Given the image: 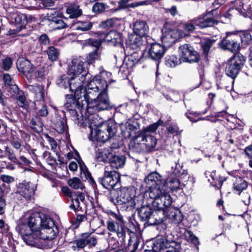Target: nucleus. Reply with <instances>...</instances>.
Segmentation results:
<instances>
[{"label":"nucleus","mask_w":252,"mask_h":252,"mask_svg":"<svg viewBox=\"0 0 252 252\" xmlns=\"http://www.w3.org/2000/svg\"><path fill=\"white\" fill-rule=\"evenodd\" d=\"M16 229L27 245L38 248H42L46 240L54 239L59 232L54 221L39 212L31 214L26 221H21Z\"/></svg>","instance_id":"nucleus-1"},{"label":"nucleus","mask_w":252,"mask_h":252,"mask_svg":"<svg viewBox=\"0 0 252 252\" xmlns=\"http://www.w3.org/2000/svg\"><path fill=\"white\" fill-rule=\"evenodd\" d=\"M108 85L104 79L95 77L88 83V88L84 93V104H86L85 115H90L89 120L94 118V115L97 111L107 110L111 107L107 93Z\"/></svg>","instance_id":"nucleus-2"},{"label":"nucleus","mask_w":252,"mask_h":252,"mask_svg":"<svg viewBox=\"0 0 252 252\" xmlns=\"http://www.w3.org/2000/svg\"><path fill=\"white\" fill-rule=\"evenodd\" d=\"M91 130V137L93 140L105 142L114 136L117 130L115 125H110L107 123L97 126L93 128L92 124L90 126Z\"/></svg>","instance_id":"nucleus-3"},{"label":"nucleus","mask_w":252,"mask_h":252,"mask_svg":"<svg viewBox=\"0 0 252 252\" xmlns=\"http://www.w3.org/2000/svg\"><path fill=\"white\" fill-rule=\"evenodd\" d=\"M245 62V57L240 53L235 54L227 62L225 67L226 74L232 79H234Z\"/></svg>","instance_id":"nucleus-4"},{"label":"nucleus","mask_w":252,"mask_h":252,"mask_svg":"<svg viewBox=\"0 0 252 252\" xmlns=\"http://www.w3.org/2000/svg\"><path fill=\"white\" fill-rule=\"evenodd\" d=\"M120 176L116 171L110 170V167L106 166L104 177L99 182L106 189H120L121 185L119 183Z\"/></svg>","instance_id":"nucleus-5"},{"label":"nucleus","mask_w":252,"mask_h":252,"mask_svg":"<svg viewBox=\"0 0 252 252\" xmlns=\"http://www.w3.org/2000/svg\"><path fill=\"white\" fill-rule=\"evenodd\" d=\"M179 54L184 62L196 63L200 60V56L189 44H185L179 47Z\"/></svg>","instance_id":"nucleus-6"},{"label":"nucleus","mask_w":252,"mask_h":252,"mask_svg":"<svg viewBox=\"0 0 252 252\" xmlns=\"http://www.w3.org/2000/svg\"><path fill=\"white\" fill-rule=\"evenodd\" d=\"M147 193H148L149 197L154 199V204H159L162 206V199H164L163 205L165 206L171 205L172 200L171 195L165 190H147Z\"/></svg>","instance_id":"nucleus-7"},{"label":"nucleus","mask_w":252,"mask_h":252,"mask_svg":"<svg viewBox=\"0 0 252 252\" xmlns=\"http://www.w3.org/2000/svg\"><path fill=\"white\" fill-rule=\"evenodd\" d=\"M64 106L69 111L75 108L79 109L81 113L85 114L86 104H84L83 95L73 96L72 94L65 95Z\"/></svg>","instance_id":"nucleus-8"},{"label":"nucleus","mask_w":252,"mask_h":252,"mask_svg":"<svg viewBox=\"0 0 252 252\" xmlns=\"http://www.w3.org/2000/svg\"><path fill=\"white\" fill-rule=\"evenodd\" d=\"M163 178L157 172H152L144 179L142 185L143 189H160L163 188Z\"/></svg>","instance_id":"nucleus-9"},{"label":"nucleus","mask_w":252,"mask_h":252,"mask_svg":"<svg viewBox=\"0 0 252 252\" xmlns=\"http://www.w3.org/2000/svg\"><path fill=\"white\" fill-rule=\"evenodd\" d=\"M135 192L136 190H110V193L113 196L111 198L112 201L117 200L122 203H126L132 200L135 202Z\"/></svg>","instance_id":"nucleus-10"},{"label":"nucleus","mask_w":252,"mask_h":252,"mask_svg":"<svg viewBox=\"0 0 252 252\" xmlns=\"http://www.w3.org/2000/svg\"><path fill=\"white\" fill-rule=\"evenodd\" d=\"M189 35V33L179 30L165 28L162 36V42L167 46H170L178 39Z\"/></svg>","instance_id":"nucleus-11"},{"label":"nucleus","mask_w":252,"mask_h":252,"mask_svg":"<svg viewBox=\"0 0 252 252\" xmlns=\"http://www.w3.org/2000/svg\"><path fill=\"white\" fill-rule=\"evenodd\" d=\"M86 77L85 74H82L81 76H71V81L69 85V90L74 92V95L76 96L84 95V93L86 91L88 88L87 86L85 90L83 89V84L85 81Z\"/></svg>","instance_id":"nucleus-12"},{"label":"nucleus","mask_w":252,"mask_h":252,"mask_svg":"<svg viewBox=\"0 0 252 252\" xmlns=\"http://www.w3.org/2000/svg\"><path fill=\"white\" fill-rule=\"evenodd\" d=\"M69 71L73 76H81L82 74H85L87 77L89 75L86 70L85 62L80 57L72 59L69 65Z\"/></svg>","instance_id":"nucleus-13"},{"label":"nucleus","mask_w":252,"mask_h":252,"mask_svg":"<svg viewBox=\"0 0 252 252\" xmlns=\"http://www.w3.org/2000/svg\"><path fill=\"white\" fill-rule=\"evenodd\" d=\"M220 47L225 50L234 53L240 48V43L238 38L234 36L227 35L219 43Z\"/></svg>","instance_id":"nucleus-14"},{"label":"nucleus","mask_w":252,"mask_h":252,"mask_svg":"<svg viewBox=\"0 0 252 252\" xmlns=\"http://www.w3.org/2000/svg\"><path fill=\"white\" fill-rule=\"evenodd\" d=\"M165 52L164 47L158 43H153L150 45L148 51V58L158 63L162 59Z\"/></svg>","instance_id":"nucleus-15"},{"label":"nucleus","mask_w":252,"mask_h":252,"mask_svg":"<svg viewBox=\"0 0 252 252\" xmlns=\"http://www.w3.org/2000/svg\"><path fill=\"white\" fill-rule=\"evenodd\" d=\"M9 20L10 23L16 27L17 32H19L25 29L27 24L26 15L20 13L11 14Z\"/></svg>","instance_id":"nucleus-16"},{"label":"nucleus","mask_w":252,"mask_h":252,"mask_svg":"<svg viewBox=\"0 0 252 252\" xmlns=\"http://www.w3.org/2000/svg\"><path fill=\"white\" fill-rule=\"evenodd\" d=\"M97 243L96 239L89 233H84L75 240L74 242V244L75 246L73 247H76L79 249H83L87 246H95Z\"/></svg>","instance_id":"nucleus-17"},{"label":"nucleus","mask_w":252,"mask_h":252,"mask_svg":"<svg viewBox=\"0 0 252 252\" xmlns=\"http://www.w3.org/2000/svg\"><path fill=\"white\" fill-rule=\"evenodd\" d=\"M46 16L49 21L52 22L57 26L56 28V29H62L68 27L67 23L63 19V18L67 21L68 18L63 17V14L60 12L55 11L53 13H48Z\"/></svg>","instance_id":"nucleus-18"},{"label":"nucleus","mask_w":252,"mask_h":252,"mask_svg":"<svg viewBox=\"0 0 252 252\" xmlns=\"http://www.w3.org/2000/svg\"><path fill=\"white\" fill-rule=\"evenodd\" d=\"M209 11H206L205 13L200 15L197 18H195L197 22V26L200 28H205L209 27H212L214 25H217L218 21L214 18L210 17L209 15H212L214 16L213 13H208Z\"/></svg>","instance_id":"nucleus-19"},{"label":"nucleus","mask_w":252,"mask_h":252,"mask_svg":"<svg viewBox=\"0 0 252 252\" xmlns=\"http://www.w3.org/2000/svg\"><path fill=\"white\" fill-rule=\"evenodd\" d=\"M165 211L164 210H158L153 212L151 215L146 220L148 225H158L162 223L166 224L165 215Z\"/></svg>","instance_id":"nucleus-20"},{"label":"nucleus","mask_w":252,"mask_h":252,"mask_svg":"<svg viewBox=\"0 0 252 252\" xmlns=\"http://www.w3.org/2000/svg\"><path fill=\"white\" fill-rule=\"evenodd\" d=\"M63 193L72 198V203L69 207L71 209L77 210L79 207V200L83 202L85 200V194L82 192H75L71 190H62Z\"/></svg>","instance_id":"nucleus-21"},{"label":"nucleus","mask_w":252,"mask_h":252,"mask_svg":"<svg viewBox=\"0 0 252 252\" xmlns=\"http://www.w3.org/2000/svg\"><path fill=\"white\" fill-rule=\"evenodd\" d=\"M17 67L20 72L30 80V76L34 67L30 61L23 58H20L17 62Z\"/></svg>","instance_id":"nucleus-22"},{"label":"nucleus","mask_w":252,"mask_h":252,"mask_svg":"<svg viewBox=\"0 0 252 252\" xmlns=\"http://www.w3.org/2000/svg\"><path fill=\"white\" fill-rule=\"evenodd\" d=\"M166 216L165 222L168 220L169 222L175 224H179L183 220V216L180 211L175 207H170L167 210L165 211Z\"/></svg>","instance_id":"nucleus-23"},{"label":"nucleus","mask_w":252,"mask_h":252,"mask_svg":"<svg viewBox=\"0 0 252 252\" xmlns=\"http://www.w3.org/2000/svg\"><path fill=\"white\" fill-rule=\"evenodd\" d=\"M142 139L139 132L129 142L128 145L129 150L135 153L146 152L144 144L142 142Z\"/></svg>","instance_id":"nucleus-24"},{"label":"nucleus","mask_w":252,"mask_h":252,"mask_svg":"<svg viewBox=\"0 0 252 252\" xmlns=\"http://www.w3.org/2000/svg\"><path fill=\"white\" fill-rule=\"evenodd\" d=\"M145 131H139L140 136L143 138L142 142H143L146 152H150L153 150L157 144V139L151 133H146Z\"/></svg>","instance_id":"nucleus-25"},{"label":"nucleus","mask_w":252,"mask_h":252,"mask_svg":"<svg viewBox=\"0 0 252 252\" xmlns=\"http://www.w3.org/2000/svg\"><path fill=\"white\" fill-rule=\"evenodd\" d=\"M126 158L124 156L113 155L109 159L110 170L115 171L119 168H122L125 164Z\"/></svg>","instance_id":"nucleus-26"},{"label":"nucleus","mask_w":252,"mask_h":252,"mask_svg":"<svg viewBox=\"0 0 252 252\" xmlns=\"http://www.w3.org/2000/svg\"><path fill=\"white\" fill-rule=\"evenodd\" d=\"M104 40L109 45L120 46L122 45L121 35L116 31H110L106 35ZM121 48L122 49V47Z\"/></svg>","instance_id":"nucleus-27"},{"label":"nucleus","mask_w":252,"mask_h":252,"mask_svg":"<svg viewBox=\"0 0 252 252\" xmlns=\"http://www.w3.org/2000/svg\"><path fill=\"white\" fill-rule=\"evenodd\" d=\"M106 224L107 228L109 231L117 233L119 237H123L124 236V234L122 223L115 222L112 219L110 218L107 220Z\"/></svg>","instance_id":"nucleus-28"},{"label":"nucleus","mask_w":252,"mask_h":252,"mask_svg":"<svg viewBox=\"0 0 252 252\" xmlns=\"http://www.w3.org/2000/svg\"><path fill=\"white\" fill-rule=\"evenodd\" d=\"M149 26L144 21H137L133 25V33L145 36L149 32Z\"/></svg>","instance_id":"nucleus-29"},{"label":"nucleus","mask_w":252,"mask_h":252,"mask_svg":"<svg viewBox=\"0 0 252 252\" xmlns=\"http://www.w3.org/2000/svg\"><path fill=\"white\" fill-rule=\"evenodd\" d=\"M163 188H168L169 189H182L180 182L177 177H174L171 174L166 180L163 179Z\"/></svg>","instance_id":"nucleus-30"},{"label":"nucleus","mask_w":252,"mask_h":252,"mask_svg":"<svg viewBox=\"0 0 252 252\" xmlns=\"http://www.w3.org/2000/svg\"><path fill=\"white\" fill-rule=\"evenodd\" d=\"M142 37L134 33L130 34L128 35L126 44L132 49L138 48L142 45Z\"/></svg>","instance_id":"nucleus-31"},{"label":"nucleus","mask_w":252,"mask_h":252,"mask_svg":"<svg viewBox=\"0 0 252 252\" xmlns=\"http://www.w3.org/2000/svg\"><path fill=\"white\" fill-rule=\"evenodd\" d=\"M112 153L108 148L98 149L96 153L95 158L98 161L106 162L112 156Z\"/></svg>","instance_id":"nucleus-32"},{"label":"nucleus","mask_w":252,"mask_h":252,"mask_svg":"<svg viewBox=\"0 0 252 252\" xmlns=\"http://www.w3.org/2000/svg\"><path fill=\"white\" fill-rule=\"evenodd\" d=\"M66 13L69 15V18L74 19L80 17L82 14V11L79 5L72 4L67 7Z\"/></svg>","instance_id":"nucleus-33"},{"label":"nucleus","mask_w":252,"mask_h":252,"mask_svg":"<svg viewBox=\"0 0 252 252\" xmlns=\"http://www.w3.org/2000/svg\"><path fill=\"white\" fill-rule=\"evenodd\" d=\"M165 98L170 101L177 102L181 99V94L178 91L174 89L168 88L165 92L163 93Z\"/></svg>","instance_id":"nucleus-34"},{"label":"nucleus","mask_w":252,"mask_h":252,"mask_svg":"<svg viewBox=\"0 0 252 252\" xmlns=\"http://www.w3.org/2000/svg\"><path fill=\"white\" fill-rule=\"evenodd\" d=\"M29 90L32 91L35 95V98L37 101L43 100L44 97V92L43 88L40 85L32 86L28 87Z\"/></svg>","instance_id":"nucleus-35"},{"label":"nucleus","mask_w":252,"mask_h":252,"mask_svg":"<svg viewBox=\"0 0 252 252\" xmlns=\"http://www.w3.org/2000/svg\"><path fill=\"white\" fill-rule=\"evenodd\" d=\"M32 128L36 132H41L43 130V123L39 116L33 117L30 122Z\"/></svg>","instance_id":"nucleus-36"},{"label":"nucleus","mask_w":252,"mask_h":252,"mask_svg":"<svg viewBox=\"0 0 252 252\" xmlns=\"http://www.w3.org/2000/svg\"><path fill=\"white\" fill-rule=\"evenodd\" d=\"M216 40L209 38H206L201 42V47L203 51V54L205 57H207L209 54L210 50L215 42Z\"/></svg>","instance_id":"nucleus-37"},{"label":"nucleus","mask_w":252,"mask_h":252,"mask_svg":"<svg viewBox=\"0 0 252 252\" xmlns=\"http://www.w3.org/2000/svg\"><path fill=\"white\" fill-rule=\"evenodd\" d=\"M170 243L163 238H158L154 244V249L156 251L163 252L169 244H170Z\"/></svg>","instance_id":"nucleus-38"},{"label":"nucleus","mask_w":252,"mask_h":252,"mask_svg":"<svg viewBox=\"0 0 252 252\" xmlns=\"http://www.w3.org/2000/svg\"><path fill=\"white\" fill-rule=\"evenodd\" d=\"M120 127L122 133L127 136H130L131 135V132L137 129L135 126L129 123L122 124Z\"/></svg>","instance_id":"nucleus-39"},{"label":"nucleus","mask_w":252,"mask_h":252,"mask_svg":"<svg viewBox=\"0 0 252 252\" xmlns=\"http://www.w3.org/2000/svg\"><path fill=\"white\" fill-rule=\"evenodd\" d=\"M183 165L179 163H176L174 166L172 167V176L180 177L182 175L186 176L188 175V171L183 168Z\"/></svg>","instance_id":"nucleus-40"},{"label":"nucleus","mask_w":252,"mask_h":252,"mask_svg":"<svg viewBox=\"0 0 252 252\" xmlns=\"http://www.w3.org/2000/svg\"><path fill=\"white\" fill-rule=\"evenodd\" d=\"M100 60V54L98 52V49H95V50L88 54L86 57V62L89 64H93L95 61Z\"/></svg>","instance_id":"nucleus-41"},{"label":"nucleus","mask_w":252,"mask_h":252,"mask_svg":"<svg viewBox=\"0 0 252 252\" xmlns=\"http://www.w3.org/2000/svg\"><path fill=\"white\" fill-rule=\"evenodd\" d=\"M46 53L49 59L53 62L56 61L60 55L59 50L53 46L48 47V49L46 50Z\"/></svg>","instance_id":"nucleus-42"},{"label":"nucleus","mask_w":252,"mask_h":252,"mask_svg":"<svg viewBox=\"0 0 252 252\" xmlns=\"http://www.w3.org/2000/svg\"><path fill=\"white\" fill-rule=\"evenodd\" d=\"M45 72L46 71L44 67L36 68L34 67L30 76V79L42 78L45 75Z\"/></svg>","instance_id":"nucleus-43"},{"label":"nucleus","mask_w":252,"mask_h":252,"mask_svg":"<svg viewBox=\"0 0 252 252\" xmlns=\"http://www.w3.org/2000/svg\"><path fill=\"white\" fill-rule=\"evenodd\" d=\"M55 129L59 133L64 132L67 128L66 121L63 118H60L55 124Z\"/></svg>","instance_id":"nucleus-44"},{"label":"nucleus","mask_w":252,"mask_h":252,"mask_svg":"<svg viewBox=\"0 0 252 252\" xmlns=\"http://www.w3.org/2000/svg\"><path fill=\"white\" fill-rule=\"evenodd\" d=\"M80 167L81 170V176L82 178H83V175H84L86 177V179L88 180V182L92 185V187L94 189L96 188V183L91 174L87 170H84L82 165H80Z\"/></svg>","instance_id":"nucleus-45"},{"label":"nucleus","mask_w":252,"mask_h":252,"mask_svg":"<svg viewBox=\"0 0 252 252\" xmlns=\"http://www.w3.org/2000/svg\"><path fill=\"white\" fill-rule=\"evenodd\" d=\"M68 184L73 189H83L85 188L80 180L76 177L69 179Z\"/></svg>","instance_id":"nucleus-46"},{"label":"nucleus","mask_w":252,"mask_h":252,"mask_svg":"<svg viewBox=\"0 0 252 252\" xmlns=\"http://www.w3.org/2000/svg\"><path fill=\"white\" fill-rule=\"evenodd\" d=\"M197 26L195 18L183 24V29L186 32H192Z\"/></svg>","instance_id":"nucleus-47"},{"label":"nucleus","mask_w":252,"mask_h":252,"mask_svg":"<svg viewBox=\"0 0 252 252\" xmlns=\"http://www.w3.org/2000/svg\"><path fill=\"white\" fill-rule=\"evenodd\" d=\"M152 212L151 208L148 207L143 206L140 208L139 211V215L143 220L146 221L151 215Z\"/></svg>","instance_id":"nucleus-48"},{"label":"nucleus","mask_w":252,"mask_h":252,"mask_svg":"<svg viewBox=\"0 0 252 252\" xmlns=\"http://www.w3.org/2000/svg\"><path fill=\"white\" fill-rule=\"evenodd\" d=\"M184 234L185 239L188 241L191 242L195 246L199 245V242L198 238L196 237L191 231H186Z\"/></svg>","instance_id":"nucleus-49"},{"label":"nucleus","mask_w":252,"mask_h":252,"mask_svg":"<svg viewBox=\"0 0 252 252\" xmlns=\"http://www.w3.org/2000/svg\"><path fill=\"white\" fill-rule=\"evenodd\" d=\"M70 81L71 77L69 79L67 76L64 75L58 79L57 84L60 87L66 89L69 87Z\"/></svg>","instance_id":"nucleus-50"},{"label":"nucleus","mask_w":252,"mask_h":252,"mask_svg":"<svg viewBox=\"0 0 252 252\" xmlns=\"http://www.w3.org/2000/svg\"><path fill=\"white\" fill-rule=\"evenodd\" d=\"M106 7V4L104 2H95L93 6L92 11L96 14H100L103 12Z\"/></svg>","instance_id":"nucleus-51"},{"label":"nucleus","mask_w":252,"mask_h":252,"mask_svg":"<svg viewBox=\"0 0 252 252\" xmlns=\"http://www.w3.org/2000/svg\"><path fill=\"white\" fill-rule=\"evenodd\" d=\"M163 122L161 120H159L157 122L150 125L141 131H145L146 133H151V132H155L159 126H162Z\"/></svg>","instance_id":"nucleus-52"},{"label":"nucleus","mask_w":252,"mask_h":252,"mask_svg":"<svg viewBox=\"0 0 252 252\" xmlns=\"http://www.w3.org/2000/svg\"><path fill=\"white\" fill-rule=\"evenodd\" d=\"M180 63L179 59L175 56H171L166 60V65L170 67H174Z\"/></svg>","instance_id":"nucleus-53"},{"label":"nucleus","mask_w":252,"mask_h":252,"mask_svg":"<svg viewBox=\"0 0 252 252\" xmlns=\"http://www.w3.org/2000/svg\"><path fill=\"white\" fill-rule=\"evenodd\" d=\"M223 0H214L212 3L213 9L208 12V13H213L214 14V17L218 18L219 14L217 13V9L219 8L220 5L222 4Z\"/></svg>","instance_id":"nucleus-54"},{"label":"nucleus","mask_w":252,"mask_h":252,"mask_svg":"<svg viewBox=\"0 0 252 252\" xmlns=\"http://www.w3.org/2000/svg\"><path fill=\"white\" fill-rule=\"evenodd\" d=\"M12 60L10 57H6L1 60L0 66L5 70L8 71L11 68L12 64Z\"/></svg>","instance_id":"nucleus-55"},{"label":"nucleus","mask_w":252,"mask_h":252,"mask_svg":"<svg viewBox=\"0 0 252 252\" xmlns=\"http://www.w3.org/2000/svg\"><path fill=\"white\" fill-rule=\"evenodd\" d=\"M180 245L175 242H170L163 252H179Z\"/></svg>","instance_id":"nucleus-56"},{"label":"nucleus","mask_w":252,"mask_h":252,"mask_svg":"<svg viewBox=\"0 0 252 252\" xmlns=\"http://www.w3.org/2000/svg\"><path fill=\"white\" fill-rule=\"evenodd\" d=\"M242 43L244 45H248L252 42V36L247 32H244L241 35Z\"/></svg>","instance_id":"nucleus-57"},{"label":"nucleus","mask_w":252,"mask_h":252,"mask_svg":"<svg viewBox=\"0 0 252 252\" xmlns=\"http://www.w3.org/2000/svg\"><path fill=\"white\" fill-rule=\"evenodd\" d=\"M236 9L244 17H247V10L244 7V3L242 0H238L236 1Z\"/></svg>","instance_id":"nucleus-58"},{"label":"nucleus","mask_w":252,"mask_h":252,"mask_svg":"<svg viewBox=\"0 0 252 252\" xmlns=\"http://www.w3.org/2000/svg\"><path fill=\"white\" fill-rule=\"evenodd\" d=\"M7 92L10 93L11 96H15L21 91L19 90L18 86L14 83L6 87Z\"/></svg>","instance_id":"nucleus-59"},{"label":"nucleus","mask_w":252,"mask_h":252,"mask_svg":"<svg viewBox=\"0 0 252 252\" xmlns=\"http://www.w3.org/2000/svg\"><path fill=\"white\" fill-rule=\"evenodd\" d=\"M129 248L131 249V252H134L137 249L139 245V241L136 237H130L129 240Z\"/></svg>","instance_id":"nucleus-60"},{"label":"nucleus","mask_w":252,"mask_h":252,"mask_svg":"<svg viewBox=\"0 0 252 252\" xmlns=\"http://www.w3.org/2000/svg\"><path fill=\"white\" fill-rule=\"evenodd\" d=\"M93 26V24L90 22H86L82 23L80 26H77L76 29L77 30L82 31H88L90 30Z\"/></svg>","instance_id":"nucleus-61"},{"label":"nucleus","mask_w":252,"mask_h":252,"mask_svg":"<svg viewBox=\"0 0 252 252\" xmlns=\"http://www.w3.org/2000/svg\"><path fill=\"white\" fill-rule=\"evenodd\" d=\"M3 190H0V215H2L5 212L6 203L4 199L2 198Z\"/></svg>","instance_id":"nucleus-62"},{"label":"nucleus","mask_w":252,"mask_h":252,"mask_svg":"<svg viewBox=\"0 0 252 252\" xmlns=\"http://www.w3.org/2000/svg\"><path fill=\"white\" fill-rule=\"evenodd\" d=\"M115 23V20L113 18H109L102 21L100 26L102 28H108L113 26Z\"/></svg>","instance_id":"nucleus-63"},{"label":"nucleus","mask_w":252,"mask_h":252,"mask_svg":"<svg viewBox=\"0 0 252 252\" xmlns=\"http://www.w3.org/2000/svg\"><path fill=\"white\" fill-rule=\"evenodd\" d=\"M6 154L8 158L12 162L14 163H18V160L13 151L11 150L8 149V148L6 150Z\"/></svg>","instance_id":"nucleus-64"}]
</instances>
